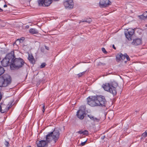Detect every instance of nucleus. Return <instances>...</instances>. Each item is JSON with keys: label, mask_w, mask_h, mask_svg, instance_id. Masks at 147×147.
I'll list each match as a JSON object with an SVG mask.
<instances>
[{"label": "nucleus", "mask_w": 147, "mask_h": 147, "mask_svg": "<svg viewBox=\"0 0 147 147\" xmlns=\"http://www.w3.org/2000/svg\"><path fill=\"white\" fill-rule=\"evenodd\" d=\"M13 57L10 65L11 69H18L22 67L25 63L24 60L21 58H16L13 51Z\"/></svg>", "instance_id": "obj_1"}, {"label": "nucleus", "mask_w": 147, "mask_h": 147, "mask_svg": "<svg viewBox=\"0 0 147 147\" xmlns=\"http://www.w3.org/2000/svg\"><path fill=\"white\" fill-rule=\"evenodd\" d=\"M11 81V78L8 74H4L0 77V84L3 87H6L10 84Z\"/></svg>", "instance_id": "obj_2"}, {"label": "nucleus", "mask_w": 147, "mask_h": 147, "mask_svg": "<svg viewBox=\"0 0 147 147\" xmlns=\"http://www.w3.org/2000/svg\"><path fill=\"white\" fill-rule=\"evenodd\" d=\"M13 51H11L7 54L5 58L1 61V63L3 66L6 67L8 65H10L11 64L12 60L13 57Z\"/></svg>", "instance_id": "obj_3"}, {"label": "nucleus", "mask_w": 147, "mask_h": 147, "mask_svg": "<svg viewBox=\"0 0 147 147\" xmlns=\"http://www.w3.org/2000/svg\"><path fill=\"white\" fill-rule=\"evenodd\" d=\"M113 83H106L103 84L102 86L104 90L109 92L112 94L113 96H115L117 94V91L115 87L113 86Z\"/></svg>", "instance_id": "obj_4"}, {"label": "nucleus", "mask_w": 147, "mask_h": 147, "mask_svg": "<svg viewBox=\"0 0 147 147\" xmlns=\"http://www.w3.org/2000/svg\"><path fill=\"white\" fill-rule=\"evenodd\" d=\"M96 97L97 106H105L106 103V100L105 97L102 96H96Z\"/></svg>", "instance_id": "obj_5"}, {"label": "nucleus", "mask_w": 147, "mask_h": 147, "mask_svg": "<svg viewBox=\"0 0 147 147\" xmlns=\"http://www.w3.org/2000/svg\"><path fill=\"white\" fill-rule=\"evenodd\" d=\"M85 107L84 106H81L78 111L77 112V117L81 119H84V114L85 113Z\"/></svg>", "instance_id": "obj_6"}, {"label": "nucleus", "mask_w": 147, "mask_h": 147, "mask_svg": "<svg viewBox=\"0 0 147 147\" xmlns=\"http://www.w3.org/2000/svg\"><path fill=\"white\" fill-rule=\"evenodd\" d=\"M96 96H92L91 97L90 96L87 98L88 104L92 107H95L97 106V102H96Z\"/></svg>", "instance_id": "obj_7"}, {"label": "nucleus", "mask_w": 147, "mask_h": 147, "mask_svg": "<svg viewBox=\"0 0 147 147\" xmlns=\"http://www.w3.org/2000/svg\"><path fill=\"white\" fill-rule=\"evenodd\" d=\"M50 133L53 136V140H54L55 143L59 138L60 134L59 130L57 129H55L53 131Z\"/></svg>", "instance_id": "obj_8"}, {"label": "nucleus", "mask_w": 147, "mask_h": 147, "mask_svg": "<svg viewBox=\"0 0 147 147\" xmlns=\"http://www.w3.org/2000/svg\"><path fill=\"white\" fill-rule=\"evenodd\" d=\"M134 33V30L133 29H129L125 32V35L126 38L128 40H131L133 35Z\"/></svg>", "instance_id": "obj_9"}, {"label": "nucleus", "mask_w": 147, "mask_h": 147, "mask_svg": "<svg viewBox=\"0 0 147 147\" xmlns=\"http://www.w3.org/2000/svg\"><path fill=\"white\" fill-rule=\"evenodd\" d=\"M64 5L66 8L69 9L73 7L74 3L73 0H67L64 2Z\"/></svg>", "instance_id": "obj_10"}, {"label": "nucleus", "mask_w": 147, "mask_h": 147, "mask_svg": "<svg viewBox=\"0 0 147 147\" xmlns=\"http://www.w3.org/2000/svg\"><path fill=\"white\" fill-rule=\"evenodd\" d=\"M52 0H39L38 4L40 5L48 6L52 2Z\"/></svg>", "instance_id": "obj_11"}, {"label": "nucleus", "mask_w": 147, "mask_h": 147, "mask_svg": "<svg viewBox=\"0 0 147 147\" xmlns=\"http://www.w3.org/2000/svg\"><path fill=\"white\" fill-rule=\"evenodd\" d=\"M99 3L102 7H108L111 3L109 0H100Z\"/></svg>", "instance_id": "obj_12"}, {"label": "nucleus", "mask_w": 147, "mask_h": 147, "mask_svg": "<svg viewBox=\"0 0 147 147\" xmlns=\"http://www.w3.org/2000/svg\"><path fill=\"white\" fill-rule=\"evenodd\" d=\"M48 143V142L45 140L37 141L36 142L38 147H46Z\"/></svg>", "instance_id": "obj_13"}, {"label": "nucleus", "mask_w": 147, "mask_h": 147, "mask_svg": "<svg viewBox=\"0 0 147 147\" xmlns=\"http://www.w3.org/2000/svg\"><path fill=\"white\" fill-rule=\"evenodd\" d=\"M116 61L119 62L120 61H123L125 58V53L123 54L119 53L116 56Z\"/></svg>", "instance_id": "obj_14"}, {"label": "nucleus", "mask_w": 147, "mask_h": 147, "mask_svg": "<svg viewBox=\"0 0 147 147\" xmlns=\"http://www.w3.org/2000/svg\"><path fill=\"white\" fill-rule=\"evenodd\" d=\"M142 38H137L133 40L131 44L135 46L140 45L142 43Z\"/></svg>", "instance_id": "obj_15"}, {"label": "nucleus", "mask_w": 147, "mask_h": 147, "mask_svg": "<svg viewBox=\"0 0 147 147\" xmlns=\"http://www.w3.org/2000/svg\"><path fill=\"white\" fill-rule=\"evenodd\" d=\"M28 59L29 60L31 63L32 64H34L35 63V59L34 58L33 56L32 55V54L30 55V54H29L28 55Z\"/></svg>", "instance_id": "obj_16"}, {"label": "nucleus", "mask_w": 147, "mask_h": 147, "mask_svg": "<svg viewBox=\"0 0 147 147\" xmlns=\"http://www.w3.org/2000/svg\"><path fill=\"white\" fill-rule=\"evenodd\" d=\"M53 139V136L50 133L48 134L46 136V140L48 143L50 142Z\"/></svg>", "instance_id": "obj_17"}, {"label": "nucleus", "mask_w": 147, "mask_h": 147, "mask_svg": "<svg viewBox=\"0 0 147 147\" xmlns=\"http://www.w3.org/2000/svg\"><path fill=\"white\" fill-rule=\"evenodd\" d=\"M13 102H10L9 104H10V105L9 107H7V108H5L4 110L2 109L1 112V113H3L7 111L8 110L12 107L11 105Z\"/></svg>", "instance_id": "obj_18"}, {"label": "nucleus", "mask_w": 147, "mask_h": 147, "mask_svg": "<svg viewBox=\"0 0 147 147\" xmlns=\"http://www.w3.org/2000/svg\"><path fill=\"white\" fill-rule=\"evenodd\" d=\"M29 32L32 34H37L38 31L36 29L34 28H31L29 30Z\"/></svg>", "instance_id": "obj_19"}, {"label": "nucleus", "mask_w": 147, "mask_h": 147, "mask_svg": "<svg viewBox=\"0 0 147 147\" xmlns=\"http://www.w3.org/2000/svg\"><path fill=\"white\" fill-rule=\"evenodd\" d=\"M87 20H83V21H81V22H86L87 23H88V24L90 23L92 21V20L91 18H89L88 19H86Z\"/></svg>", "instance_id": "obj_20"}, {"label": "nucleus", "mask_w": 147, "mask_h": 147, "mask_svg": "<svg viewBox=\"0 0 147 147\" xmlns=\"http://www.w3.org/2000/svg\"><path fill=\"white\" fill-rule=\"evenodd\" d=\"M5 70L4 68L0 66V76L2 75L4 72Z\"/></svg>", "instance_id": "obj_21"}, {"label": "nucleus", "mask_w": 147, "mask_h": 147, "mask_svg": "<svg viewBox=\"0 0 147 147\" xmlns=\"http://www.w3.org/2000/svg\"><path fill=\"white\" fill-rule=\"evenodd\" d=\"M21 39H17L16 40V42L13 43V45H18V44H20L21 42V41H20Z\"/></svg>", "instance_id": "obj_22"}, {"label": "nucleus", "mask_w": 147, "mask_h": 147, "mask_svg": "<svg viewBox=\"0 0 147 147\" xmlns=\"http://www.w3.org/2000/svg\"><path fill=\"white\" fill-rule=\"evenodd\" d=\"M147 136V133L146 131L145 132L143 133L141 136V138L143 139L145 138L146 136Z\"/></svg>", "instance_id": "obj_23"}, {"label": "nucleus", "mask_w": 147, "mask_h": 147, "mask_svg": "<svg viewBox=\"0 0 147 147\" xmlns=\"http://www.w3.org/2000/svg\"><path fill=\"white\" fill-rule=\"evenodd\" d=\"M138 17L141 20H145L146 19L145 17H144V16H143V14L142 15L138 16Z\"/></svg>", "instance_id": "obj_24"}, {"label": "nucleus", "mask_w": 147, "mask_h": 147, "mask_svg": "<svg viewBox=\"0 0 147 147\" xmlns=\"http://www.w3.org/2000/svg\"><path fill=\"white\" fill-rule=\"evenodd\" d=\"M100 119L96 117H94L93 120L95 122H99L100 121Z\"/></svg>", "instance_id": "obj_25"}, {"label": "nucleus", "mask_w": 147, "mask_h": 147, "mask_svg": "<svg viewBox=\"0 0 147 147\" xmlns=\"http://www.w3.org/2000/svg\"><path fill=\"white\" fill-rule=\"evenodd\" d=\"M46 65V64L45 63H42L40 66V67L41 68H43L44 67L45 65Z\"/></svg>", "instance_id": "obj_26"}, {"label": "nucleus", "mask_w": 147, "mask_h": 147, "mask_svg": "<svg viewBox=\"0 0 147 147\" xmlns=\"http://www.w3.org/2000/svg\"><path fill=\"white\" fill-rule=\"evenodd\" d=\"M85 72V71H84L78 74V76L79 77H81L84 74Z\"/></svg>", "instance_id": "obj_27"}, {"label": "nucleus", "mask_w": 147, "mask_h": 147, "mask_svg": "<svg viewBox=\"0 0 147 147\" xmlns=\"http://www.w3.org/2000/svg\"><path fill=\"white\" fill-rule=\"evenodd\" d=\"M88 131L87 130H85L84 131H83V135H88Z\"/></svg>", "instance_id": "obj_28"}, {"label": "nucleus", "mask_w": 147, "mask_h": 147, "mask_svg": "<svg viewBox=\"0 0 147 147\" xmlns=\"http://www.w3.org/2000/svg\"><path fill=\"white\" fill-rule=\"evenodd\" d=\"M125 58H126L127 61H129L130 59L128 55L126 53H125Z\"/></svg>", "instance_id": "obj_29"}, {"label": "nucleus", "mask_w": 147, "mask_h": 147, "mask_svg": "<svg viewBox=\"0 0 147 147\" xmlns=\"http://www.w3.org/2000/svg\"><path fill=\"white\" fill-rule=\"evenodd\" d=\"M143 16H144V17L146 19L147 18V11H145L144 13L143 14Z\"/></svg>", "instance_id": "obj_30"}, {"label": "nucleus", "mask_w": 147, "mask_h": 147, "mask_svg": "<svg viewBox=\"0 0 147 147\" xmlns=\"http://www.w3.org/2000/svg\"><path fill=\"white\" fill-rule=\"evenodd\" d=\"M102 51L105 54H107V52L106 51L104 48H102Z\"/></svg>", "instance_id": "obj_31"}, {"label": "nucleus", "mask_w": 147, "mask_h": 147, "mask_svg": "<svg viewBox=\"0 0 147 147\" xmlns=\"http://www.w3.org/2000/svg\"><path fill=\"white\" fill-rule=\"evenodd\" d=\"M87 140H86L84 142H82L81 143V144H80V146H82L84 145L85 144V143L87 142Z\"/></svg>", "instance_id": "obj_32"}, {"label": "nucleus", "mask_w": 147, "mask_h": 147, "mask_svg": "<svg viewBox=\"0 0 147 147\" xmlns=\"http://www.w3.org/2000/svg\"><path fill=\"white\" fill-rule=\"evenodd\" d=\"M88 116L92 120L93 119L94 117L91 115H88Z\"/></svg>", "instance_id": "obj_33"}, {"label": "nucleus", "mask_w": 147, "mask_h": 147, "mask_svg": "<svg viewBox=\"0 0 147 147\" xmlns=\"http://www.w3.org/2000/svg\"><path fill=\"white\" fill-rule=\"evenodd\" d=\"M5 144L6 146L8 147L9 146V144L8 142L5 141Z\"/></svg>", "instance_id": "obj_34"}, {"label": "nucleus", "mask_w": 147, "mask_h": 147, "mask_svg": "<svg viewBox=\"0 0 147 147\" xmlns=\"http://www.w3.org/2000/svg\"><path fill=\"white\" fill-rule=\"evenodd\" d=\"M98 65H105V64L104 63H102L101 62H99L98 63Z\"/></svg>", "instance_id": "obj_35"}, {"label": "nucleus", "mask_w": 147, "mask_h": 147, "mask_svg": "<svg viewBox=\"0 0 147 147\" xmlns=\"http://www.w3.org/2000/svg\"><path fill=\"white\" fill-rule=\"evenodd\" d=\"M77 133H79V134H83V131L82 130H80L78 131L77 132Z\"/></svg>", "instance_id": "obj_36"}, {"label": "nucleus", "mask_w": 147, "mask_h": 147, "mask_svg": "<svg viewBox=\"0 0 147 147\" xmlns=\"http://www.w3.org/2000/svg\"><path fill=\"white\" fill-rule=\"evenodd\" d=\"M45 105H44L43 106V107H42V111L43 112V113H44L45 111Z\"/></svg>", "instance_id": "obj_37"}, {"label": "nucleus", "mask_w": 147, "mask_h": 147, "mask_svg": "<svg viewBox=\"0 0 147 147\" xmlns=\"http://www.w3.org/2000/svg\"><path fill=\"white\" fill-rule=\"evenodd\" d=\"M20 39H21V40H20V41H21V42H22L23 40H24V37H22L21 38H20Z\"/></svg>", "instance_id": "obj_38"}, {"label": "nucleus", "mask_w": 147, "mask_h": 147, "mask_svg": "<svg viewBox=\"0 0 147 147\" xmlns=\"http://www.w3.org/2000/svg\"><path fill=\"white\" fill-rule=\"evenodd\" d=\"M45 49H47V50H49V47H47V46H45Z\"/></svg>", "instance_id": "obj_39"}, {"label": "nucleus", "mask_w": 147, "mask_h": 147, "mask_svg": "<svg viewBox=\"0 0 147 147\" xmlns=\"http://www.w3.org/2000/svg\"><path fill=\"white\" fill-rule=\"evenodd\" d=\"M2 87H3V86L2 85H1V84H0V92H1V88Z\"/></svg>", "instance_id": "obj_40"}, {"label": "nucleus", "mask_w": 147, "mask_h": 147, "mask_svg": "<svg viewBox=\"0 0 147 147\" xmlns=\"http://www.w3.org/2000/svg\"><path fill=\"white\" fill-rule=\"evenodd\" d=\"M105 137V136H103L101 138V139L102 140H103Z\"/></svg>", "instance_id": "obj_41"}, {"label": "nucleus", "mask_w": 147, "mask_h": 147, "mask_svg": "<svg viewBox=\"0 0 147 147\" xmlns=\"http://www.w3.org/2000/svg\"><path fill=\"white\" fill-rule=\"evenodd\" d=\"M113 48L115 49H116L115 47V46L114 45H113Z\"/></svg>", "instance_id": "obj_42"}, {"label": "nucleus", "mask_w": 147, "mask_h": 147, "mask_svg": "<svg viewBox=\"0 0 147 147\" xmlns=\"http://www.w3.org/2000/svg\"><path fill=\"white\" fill-rule=\"evenodd\" d=\"M3 7H7V5L6 4H5V5H4Z\"/></svg>", "instance_id": "obj_43"}, {"label": "nucleus", "mask_w": 147, "mask_h": 147, "mask_svg": "<svg viewBox=\"0 0 147 147\" xmlns=\"http://www.w3.org/2000/svg\"><path fill=\"white\" fill-rule=\"evenodd\" d=\"M3 10L0 8V12H2L3 11Z\"/></svg>", "instance_id": "obj_44"}, {"label": "nucleus", "mask_w": 147, "mask_h": 147, "mask_svg": "<svg viewBox=\"0 0 147 147\" xmlns=\"http://www.w3.org/2000/svg\"><path fill=\"white\" fill-rule=\"evenodd\" d=\"M2 107L0 105V112H1V110H2Z\"/></svg>", "instance_id": "obj_45"}, {"label": "nucleus", "mask_w": 147, "mask_h": 147, "mask_svg": "<svg viewBox=\"0 0 147 147\" xmlns=\"http://www.w3.org/2000/svg\"><path fill=\"white\" fill-rule=\"evenodd\" d=\"M29 26L28 25H27L26 26V28H29Z\"/></svg>", "instance_id": "obj_46"}, {"label": "nucleus", "mask_w": 147, "mask_h": 147, "mask_svg": "<svg viewBox=\"0 0 147 147\" xmlns=\"http://www.w3.org/2000/svg\"><path fill=\"white\" fill-rule=\"evenodd\" d=\"M76 65H74V66L72 67V68H73Z\"/></svg>", "instance_id": "obj_47"}, {"label": "nucleus", "mask_w": 147, "mask_h": 147, "mask_svg": "<svg viewBox=\"0 0 147 147\" xmlns=\"http://www.w3.org/2000/svg\"><path fill=\"white\" fill-rule=\"evenodd\" d=\"M138 111H137V110H136V111H135V112H138Z\"/></svg>", "instance_id": "obj_48"}, {"label": "nucleus", "mask_w": 147, "mask_h": 147, "mask_svg": "<svg viewBox=\"0 0 147 147\" xmlns=\"http://www.w3.org/2000/svg\"><path fill=\"white\" fill-rule=\"evenodd\" d=\"M127 61H125V63H126V62H127Z\"/></svg>", "instance_id": "obj_49"}, {"label": "nucleus", "mask_w": 147, "mask_h": 147, "mask_svg": "<svg viewBox=\"0 0 147 147\" xmlns=\"http://www.w3.org/2000/svg\"><path fill=\"white\" fill-rule=\"evenodd\" d=\"M1 21V20L0 19V21Z\"/></svg>", "instance_id": "obj_50"}, {"label": "nucleus", "mask_w": 147, "mask_h": 147, "mask_svg": "<svg viewBox=\"0 0 147 147\" xmlns=\"http://www.w3.org/2000/svg\"><path fill=\"white\" fill-rule=\"evenodd\" d=\"M116 85L117 86V83H116Z\"/></svg>", "instance_id": "obj_51"}]
</instances>
